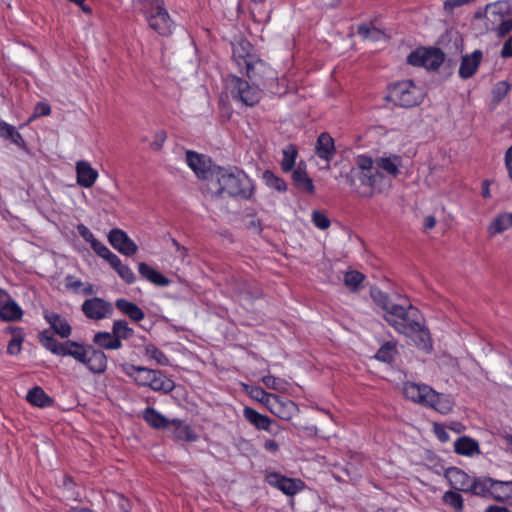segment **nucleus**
I'll use <instances>...</instances> for the list:
<instances>
[{
    "instance_id": "nucleus-43",
    "label": "nucleus",
    "mask_w": 512,
    "mask_h": 512,
    "mask_svg": "<svg viewBox=\"0 0 512 512\" xmlns=\"http://www.w3.org/2000/svg\"><path fill=\"white\" fill-rule=\"evenodd\" d=\"M370 295L373 301L383 310L385 314L392 311V308L396 307L398 303H393L389 296L376 287L370 289Z\"/></svg>"
},
{
    "instance_id": "nucleus-59",
    "label": "nucleus",
    "mask_w": 512,
    "mask_h": 512,
    "mask_svg": "<svg viewBox=\"0 0 512 512\" xmlns=\"http://www.w3.org/2000/svg\"><path fill=\"white\" fill-rule=\"evenodd\" d=\"M51 114V106L47 102H38L35 107L32 115L29 118V122L33 121L36 118L49 116Z\"/></svg>"
},
{
    "instance_id": "nucleus-28",
    "label": "nucleus",
    "mask_w": 512,
    "mask_h": 512,
    "mask_svg": "<svg viewBox=\"0 0 512 512\" xmlns=\"http://www.w3.org/2000/svg\"><path fill=\"white\" fill-rule=\"evenodd\" d=\"M295 187L302 193L313 194L315 187L312 179L307 175L305 169L299 165L292 173Z\"/></svg>"
},
{
    "instance_id": "nucleus-55",
    "label": "nucleus",
    "mask_w": 512,
    "mask_h": 512,
    "mask_svg": "<svg viewBox=\"0 0 512 512\" xmlns=\"http://www.w3.org/2000/svg\"><path fill=\"white\" fill-rule=\"evenodd\" d=\"M445 504L453 507L456 511H462L463 509V498L462 496L454 491H447L443 496Z\"/></svg>"
},
{
    "instance_id": "nucleus-62",
    "label": "nucleus",
    "mask_w": 512,
    "mask_h": 512,
    "mask_svg": "<svg viewBox=\"0 0 512 512\" xmlns=\"http://www.w3.org/2000/svg\"><path fill=\"white\" fill-rule=\"evenodd\" d=\"M94 252L103 259H107L108 256L112 253L106 245L102 242L98 241L96 238L90 243Z\"/></svg>"
},
{
    "instance_id": "nucleus-12",
    "label": "nucleus",
    "mask_w": 512,
    "mask_h": 512,
    "mask_svg": "<svg viewBox=\"0 0 512 512\" xmlns=\"http://www.w3.org/2000/svg\"><path fill=\"white\" fill-rule=\"evenodd\" d=\"M108 241L114 249L125 256H132L138 250V246L127 233L118 228L109 232Z\"/></svg>"
},
{
    "instance_id": "nucleus-4",
    "label": "nucleus",
    "mask_w": 512,
    "mask_h": 512,
    "mask_svg": "<svg viewBox=\"0 0 512 512\" xmlns=\"http://www.w3.org/2000/svg\"><path fill=\"white\" fill-rule=\"evenodd\" d=\"M423 87L412 80H403L389 86V99L397 106L411 108L422 103L425 97Z\"/></svg>"
},
{
    "instance_id": "nucleus-1",
    "label": "nucleus",
    "mask_w": 512,
    "mask_h": 512,
    "mask_svg": "<svg viewBox=\"0 0 512 512\" xmlns=\"http://www.w3.org/2000/svg\"><path fill=\"white\" fill-rule=\"evenodd\" d=\"M384 319L398 333L412 337L418 348L423 350L432 348L430 333L425 326L422 313L408 301L392 308L391 312L384 314Z\"/></svg>"
},
{
    "instance_id": "nucleus-41",
    "label": "nucleus",
    "mask_w": 512,
    "mask_h": 512,
    "mask_svg": "<svg viewBox=\"0 0 512 512\" xmlns=\"http://www.w3.org/2000/svg\"><path fill=\"white\" fill-rule=\"evenodd\" d=\"M39 341L43 347L49 350L51 353L61 356L64 349V342L57 341L52 335L49 334L48 330H45L39 334Z\"/></svg>"
},
{
    "instance_id": "nucleus-13",
    "label": "nucleus",
    "mask_w": 512,
    "mask_h": 512,
    "mask_svg": "<svg viewBox=\"0 0 512 512\" xmlns=\"http://www.w3.org/2000/svg\"><path fill=\"white\" fill-rule=\"evenodd\" d=\"M252 51L253 46L246 39H239L232 43V58L245 71L248 69V64L258 59L252 54Z\"/></svg>"
},
{
    "instance_id": "nucleus-2",
    "label": "nucleus",
    "mask_w": 512,
    "mask_h": 512,
    "mask_svg": "<svg viewBox=\"0 0 512 512\" xmlns=\"http://www.w3.org/2000/svg\"><path fill=\"white\" fill-rule=\"evenodd\" d=\"M382 178V174L374 166L373 159L367 155H358L354 166L346 176L353 191L363 198L373 195L376 185Z\"/></svg>"
},
{
    "instance_id": "nucleus-50",
    "label": "nucleus",
    "mask_w": 512,
    "mask_h": 512,
    "mask_svg": "<svg viewBox=\"0 0 512 512\" xmlns=\"http://www.w3.org/2000/svg\"><path fill=\"white\" fill-rule=\"evenodd\" d=\"M263 180L268 187L275 189L276 191L285 192L287 190L286 182L270 170H266L263 173Z\"/></svg>"
},
{
    "instance_id": "nucleus-51",
    "label": "nucleus",
    "mask_w": 512,
    "mask_h": 512,
    "mask_svg": "<svg viewBox=\"0 0 512 512\" xmlns=\"http://www.w3.org/2000/svg\"><path fill=\"white\" fill-rule=\"evenodd\" d=\"M357 33L363 38V40L379 41L385 38V34L382 31L365 24L358 27Z\"/></svg>"
},
{
    "instance_id": "nucleus-16",
    "label": "nucleus",
    "mask_w": 512,
    "mask_h": 512,
    "mask_svg": "<svg viewBox=\"0 0 512 512\" xmlns=\"http://www.w3.org/2000/svg\"><path fill=\"white\" fill-rule=\"evenodd\" d=\"M404 395L407 399L419 403L425 406L427 402L428 395H433L431 393V387L425 384H416L413 382H407L403 387Z\"/></svg>"
},
{
    "instance_id": "nucleus-34",
    "label": "nucleus",
    "mask_w": 512,
    "mask_h": 512,
    "mask_svg": "<svg viewBox=\"0 0 512 512\" xmlns=\"http://www.w3.org/2000/svg\"><path fill=\"white\" fill-rule=\"evenodd\" d=\"M267 408L279 418L289 420L292 417L295 404L290 400L283 402L276 395V399H273Z\"/></svg>"
},
{
    "instance_id": "nucleus-33",
    "label": "nucleus",
    "mask_w": 512,
    "mask_h": 512,
    "mask_svg": "<svg viewBox=\"0 0 512 512\" xmlns=\"http://www.w3.org/2000/svg\"><path fill=\"white\" fill-rule=\"evenodd\" d=\"M142 417L151 427L162 430H166L171 421L152 407L145 408Z\"/></svg>"
},
{
    "instance_id": "nucleus-64",
    "label": "nucleus",
    "mask_w": 512,
    "mask_h": 512,
    "mask_svg": "<svg viewBox=\"0 0 512 512\" xmlns=\"http://www.w3.org/2000/svg\"><path fill=\"white\" fill-rule=\"evenodd\" d=\"M167 139V133L164 130H159L155 136L153 141L150 144V147L154 151H159L162 149L165 141Z\"/></svg>"
},
{
    "instance_id": "nucleus-35",
    "label": "nucleus",
    "mask_w": 512,
    "mask_h": 512,
    "mask_svg": "<svg viewBox=\"0 0 512 512\" xmlns=\"http://www.w3.org/2000/svg\"><path fill=\"white\" fill-rule=\"evenodd\" d=\"M0 137L5 140H10L13 144L18 146L19 148L25 149L26 142L23 139L22 135L17 131V129L8 124L7 122L0 119Z\"/></svg>"
},
{
    "instance_id": "nucleus-37",
    "label": "nucleus",
    "mask_w": 512,
    "mask_h": 512,
    "mask_svg": "<svg viewBox=\"0 0 512 512\" xmlns=\"http://www.w3.org/2000/svg\"><path fill=\"white\" fill-rule=\"evenodd\" d=\"M23 311L12 297L8 299L0 310V319L6 322L18 321L22 318Z\"/></svg>"
},
{
    "instance_id": "nucleus-63",
    "label": "nucleus",
    "mask_w": 512,
    "mask_h": 512,
    "mask_svg": "<svg viewBox=\"0 0 512 512\" xmlns=\"http://www.w3.org/2000/svg\"><path fill=\"white\" fill-rule=\"evenodd\" d=\"M94 252L103 259H107L108 256L112 253L106 245L102 242L98 241L96 238L90 243Z\"/></svg>"
},
{
    "instance_id": "nucleus-54",
    "label": "nucleus",
    "mask_w": 512,
    "mask_h": 512,
    "mask_svg": "<svg viewBox=\"0 0 512 512\" xmlns=\"http://www.w3.org/2000/svg\"><path fill=\"white\" fill-rule=\"evenodd\" d=\"M262 382L268 389H272L278 392H285L289 385L286 380L275 377L273 375H266L262 377Z\"/></svg>"
},
{
    "instance_id": "nucleus-57",
    "label": "nucleus",
    "mask_w": 512,
    "mask_h": 512,
    "mask_svg": "<svg viewBox=\"0 0 512 512\" xmlns=\"http://www.w3.org/2000/svg\"><path fill=\"white\" fill-rule=\"evenodd\" d=\"M250 11L256 22L265 23L270 19L271 10L266 9L264 3L259 6H250Z\"/></svg>"
},
{
    "instance_id": "nucleus-23",
    "label": "nucleus",
    "mask_w": 512,
    "mask_h": 512,
    "mask_svg": "<svg viewBox=\"0 0 512 512\" xmlns=\"http://www.w3.org/2000/svg\"><path fill=\"white\" fill-rule=\"evenodd\" d=\"M373 161L374 166L378 171L381 169L392 177H396L399 174V168L402 165V158L394 154L377 157Z\"/></svg>"
},
{
    "instance_id": "nucleus-40",
    "label": "nucleus",
    "mask_w": 512,
    "mask_h": 512,
    "mask_svg": "<svg viewBox=\"0 0 512 512\" xmlns=\"http://www.w3.org/2000/svg\"><path fill=\"white\" fill-rule=\"evenodd\" d=\"M512 226V213H503L497 216L489 225L488 232L491 236L502 233Z\"/></svg>"
},
{
    "instance_id": "nucleus-21",
    "label": "nucleus",
    "mask_w": 512,
    "mask_h": 512,
    "mask_svg": "<svg viewBox=\"0 0 512 512\" xmlns=\"http://www.w3.org/2000/svg\"><path fill=\"white\" fill-rule=\"evenodd\" d=\"M315 151L318 157L329 163L336 152L334 139L326 132L321 133L317 139Z\"/></svg>"
},
{
    "instance_id": "nucleus-49",
    "label": "nucleus",
    "mask_w": 512,
    "mask_h": 512,
    "mask_svg": "<svg viewBox=\"0 0 512 512\" xmlns=\"http://www.w3.org/2000/svg\"><path fill=\"white\" fill-rule=\"evenodd\" d=\"M144 355L150 359H153L157 364L162 366L169 365L168 357L158 349L154 344H147L144 347Z\"/></svg>"
},
{
    "instance_id": "nucleus-38",
    "label": "nucleus",
    "mask_w": 512,
    "mask_h": 512,
    "mask_svg": "<svg viewBox=\"0 0 512 512\" xmlns=\"http://www.w3.org/2000/svg\"><path fill=\"white\" fill-rule=\"evenodd\" d=\"M492 498L512 505V482L496 481L492 489Z\"/></svg>"
},
{
    "instance_id": "nucleus-6",
    "label": "nucleus",
    "mask_w": 512,
    "mask_h": 512,
    "mask_svg": "<svg viewBox=\"0 0 512 512\" xmlns=\"http://www.w3.org/2000/svg\"><path fill=\"white\" fill-rule=\"evenodd\" d=\"M245 72L255 86L272 94L281 93L277 72L263 60L257 59L255 62H251Z\"/></svg>"
},
{
    "instance_id": "nucleus-32",
    "label": "nucleus",
    "mask_w": 512,
    "mask_h": 512,
    "mask_svg": "<svg viewBox=\"0 0 512 512\" xmlns=\"http://www.w3.org/2000/svg\"><path fill=\"white\" fill-rule=\"evenodd\" d=\"M138 271L143 278L157 286L165 287L170 284V280L167 277L146 263H140L138 265Z\"/></svg>"
},
{
    "instance_id": "nucleus-36",
    "label": "nucleus",
    "mask_w": 512,
    "mask_h": 512,
    "mask_svg": "<svg viewBox=\"0 0 512 512\" xmlns=\"http://www.w3.org/2000/svg\"><path fill=\"white\" fill-rule=\"evenodd\" d=\"M27 401L36 407H49L53 404V399L39 386L30 389L26 396Z\"/></svg>"
},
{
    "instance_id": "nucleus-17",
    "label": "nucleus",
    "mask_w": 512,
    "mask_h": 512,
    "mask_svg": "<svg viewBox=\"0 0 512 512\" xmlns=\"http://www.w3.org/2000/svg\"><path fill=\"white\" fill-rule=\"evenodd\" d=\"M482 58L483 53L481 50H475L471 54L464 55L459 68V76L462 79L472 77L476 73Z\"/></svg>"
},
{
    "instance_id": "nucleus-19",
    "label": "nucleus",
    "mask_w": 512,
    "mask_h": 512,
    "mask_svg": "<svg viewBox=\"0 0 512 512\" xmlns=\"http://www.w3.org/2000/svg\"><path fill=\"white\" fill-rule=\"evenodd\" d=\"M245 419L254 425L259 430L268 431L274 435L278 433V430H274L272 427L273 421L266 415L258 413L256 410L250 407H245L243 410Z\"/></svg>"
},
{
    "instance_id": "nucleus-61",
    "label": "nucleus",
    "mask_w": 512,
    "mask_h": 512,
    "mask_svg": "<svg viewBox=\"0 0 512 512\" xmlns=\"http://www.w3.org/2000/svg\"><path fill=\"white\" fill-rule=\"evenodd\" d=\"M94 252L103 259H107L108 256L112 253L106 245L102 242L98 241L96 238L90 243Z\"/></svg>"
},
{
    "instance_id": "nucleus-25",
    "label": "nucleus",
    "mask_w": 512,
    "mask_h": 512,
    "mask_svg": "<svg viewBox=\"0 0 512 512\" xmlns=\"http://www.w3.org/2000/svg\"><path fill=\"white\" fill-rule=\"evenodd\" d=\"M433 395H428L426 407L433 408L441 414L449 413L453 408V401L447 395L437 393L431 388Z\"/></svg>"
},
{
    "instance_id": "nucleus-29",
    "label": "nucleus",
    "mask_w": 512,
    "mask_h": 512,
    "mask_svg": "<svg viewBox=\"0 0 512 512\" xmlns=\"http://www.w3.org/2000/svg\"><path fill=\"white\" fill-rule=\"evenodd\" d=\"M92 341L101 349L118 350L122 348V342L117 339L113 330L111 332L100 331L95 333Z\"/></svg>"
},
{
    "instance_id": "nucleus-30",
    "label": "nucleus",
    "mask_w": 512,
    "mask_h": 512,
    "mask_svg": "<svg viewBox=\"0 0 512 512\" xmlns=\"http://www.w3.org/2000/svg\"><path fill=\"white\" fill-rule=\"evenodd\" d=\"M495 480L492 478L479 477L474 479L469 486L468 492L481 497H491Z\"/></svg>"
},
{
    "instance_id": "nucleus-9",
    "label": "nucleus",
    "mask_w": 512,
    "mask_h": 512,
    "mask_svg": "<svg viewBox=\"0 0 512 512\" xmlns=\"http://www.w3.org/2000/svg\"><path fill=\"white\" fill-rule=\"evenodd\" d=\"M149 26L162 36H169L172 33L173 21L171 20L164 4L145 17Z\"/></svg>"
},
{
    "instance_id": "nucleus-3",
    "label": "nucleus",
    "mask_w": 512,
    "mask_h": 512,
    "mask_svg": "<svg viewBox=\"0 0 512 512\" xmlns=\"http://www.w3.org/2000/svg\"><path fill=\"white\" fill-rule=\"evenodd\" d=\"M217 188L214 197L224 196L249 200L254 194V183L243 170L222 169L216 173Z\"/></svg>"
},
{
    "instance_id": "nucleus-48",
    "label": "nucleus",
    "mask_w": 512,
    "mask_h": 512,
    "mask_svg": "<svg viewBox=\"0 0 512 512\" xmlns=\"http://www.w3.org/2000/svg\"><path fill=\"white\" fill-rule=\"evenodd\" d=\"M397 353L396 343L386 342L377 351L375 358L385 363H390L394 360Z\"/></svg>"
},
{
    "instance_id": "nucleus-46",
    "label": "nucleus",
    "mask_w": 512,
    "mask_h": 512,
    "mask_svg": "<svg viewBox=\"0 0 512 512\" xmlns=\"http://www.w3.org/2000/svg\"><path fill=\"white\" fill-rule=\"evenodd\" d=\"M133 8L135 11L143 14L145 17L150 12L154 11L156 8H159L160 5H163V0H132Z\"/></svg>"
},
{
    "instance_id": "nucleus-56",
    "label": "nucleus",
    "mask_w": 512,
    "mask_h": 512,
    "mask_svg": "<svg viewBox=\"0 0 512 512\" xmlns=\"http://www.w3.org/2000/svg\"><path fill=\"white\" fill-rule=\"evenodd\" d=\"M510 90V84L506 81H499L495 84L492 90L493 101L499 103L504 99Z\"/></svg>"
},
{
    "instance_id": "nucleus-5",
    "label": "nucleus",
    "mask_w": 512,
    "mask_h": 512,
    "mask_svg": "<svg viewBox=\"0 0 512 512\" xmlns=\"http://www.w3.org/2000/svg\"><path fill=\"white\" fill-rule=\"evenodd\" d=\"M510 5L507 1L490 3L485 8L486 29L494 31L502 37L512 31V18Z\"/></svg>"
},
{
    "instance_id": "nucleus-8",
    "label": "nucleus",
    "mask_w": 512,
    "mask_h": 512,
    "mask_svg": "<svg viewBox=\"0 0 512 512\" xmlns=\"http://www.w3.org/2000/svg\"><path fill=\"white\" fill-rule=\"evenodd\" d=\"M445 60V54L438 48L421 47L411 52L407 62L413 66L425 67L429 70H437Z\"/></svg>"
},
{
    "instance_id": "nucleus-47",
    "label": "nucleus",
    "mask_w": 512,
    "mask_h": 512,
    "mask_svg": "<svg viewBox=\"0 0 512 512\" xmlns=\"http://www.w3.org/2000/svg\"><path fill=\"white\" fill-rule=\"evenodd\" d=\"M112 330L120 342H122V340H127L134 335V330L129 327L125 320H115L112 324Z\"/></svg>"
},
{
    "instance_id": "nucleus-22",
    "label": "nucleus",
    "mask_w": 512,
    "mask_h": 512,
    "mask_svg": "<svg viewBox=\"0 0 512 512\" xmlns=\"http://www.w3.org/2000/svg\"><path fill=\"white\" fill-rule=\"evenodd\" d=\"M45 320L50 324L53 331L61 338H68L71 335L72 328L68 321L60 314L45 311Z\"/></svg>"
},
{
    "instance_id": "nucleus-7",
    "label": "nucleus",
    "mask_w": 512,
    "mask_h": 512,
    "mask_svg": "<svg viewBox=\"0 0 512 512\" xmlns=\"http://www.w3.org/2000/svg\"><path fill=\"white\" fill-rule=\"evenodd\" d=\"M232 98L246 106H254L261 99V87L251 86L246 80L232 76L229 81Z\"/></svg>"
},
{
    "instance_id": "nucleus-18",
    "label": "nucleus",
    "mask_w": 512,
    "mask_h": 512,
    "mask_svg": "<svg viewBox=\"0 0 512 512\" xmlns=\"http://www.w3.org/2000/svg\"><path fill=\"white\" fill-rule=\"evenodd\" d=\"M77 183L84 188H90L98 178V172L85 160L76 163Z\"/></svg>"
},
{
    "instance_id": "nucleus-58",
    "label": "nucleus",
    "mask_w": 512,
    "mask_h": 512,
    "mask_svg": "<svg viewBox=\"0 0 512 512\" xmlns=\"http://www.w3.org/2000/svg\"><path fill=\"white\" fill-rule=\"evenodd\" d=\"M311 219H312L313 224L321 230H325V229L329 228V226L331 224L329 218L324 213H322L318 210H314L312 212Z\"/></svg>"
},
{
    "instance_id": "nucleus-52",
    "label": "nucleus",
    "mask_w": 512,
    "mask_h": 512,
    "mask_svg": "<svg viewBox=\"0 0 512 512\" xmlns=\"http://www.w3.org/2000/svg\"><path fill=\"white\" fill-rule=\"evenodd\" d=\"M297 149L294 145H289L283 150V159L281 162V167L284 172H289L295 165V160L297 157Z\"/></svg>"
},
{
    "instance_id": "nucleus-10",
    "label": "nucleus",
    "mask_w": 512,
    "mask_h": 512,
    "mask_svg": "<svg viewBox=\"0 0 512 512\" xmlns=\"http://www.w3.org/2000/svg\"><path fill=\"white\" fill-rule=\"evenodd\" d=\"M266 480L269 485L276 487L284 494L293 496L304 487V482L300 479L288 478L280 473L271 472L266 475Z\"/></svg>"
},
{
    "instance_id": "nucleus-11",
    "label": "nucleus",
    "mask_w": 512,
    "mask_h": 512,
    "mask_svg": "<svg viewBox=\"0 0 512 512\" xmlns=\"http://www.w3.org/2000/svg\"><path fill=\"white\" fill-rule=\"evenodd\" d=\"M81 309L83 314L92 320L104 319L113 311L111 303L99 297L85 300Z\"/></svg>"
},
{
    "instance_id": "nucleus-31",
    "label": "nucleus",
    "mask_w": 512,
    "mask_h": 512,
    "mask_svg": "<svg viewBox=\"0 0 512 512\" xmlns=\"http://www.w3.org/2000/svg\"><path fill=\"white\" fill-rule=\"evenodd\" d=\"M175 382L170 379L163 371L156 370L155 375L152 377V382L149 388L155 392L168 394L175 389Z\"/></svg>"
},
{
    "instance_id": "nucleus-39",
    "label": "nucleus",
    "mask_w": 512,
    "mask_h": 512,
    "mask_svg": "<svg viewBox=\"0 0 512 512\" xmlns=\"http://www.w3.org/2000/svg\"><path fill=\"white\" fill-rule=\"evenodd\" d=\"M454 450L457 454L465 456H472L480 452L477 441L467 436L460 437L455 441Z\"/></svg>"
},
{
    "instance_id": "nucleus-14",
    "label": "nucleus",
    "mask_w": 512,
    "mask_h": 512,
    "mask_svg": "<svg viewBox=\"0 0 512 512\" xmlns=\"http://www.w3.org/2000/svg\"><path fill=\"white\" fill-rule=\"evenodd\" d=\"M122 371L134 382L143 387H149L152 382V377L155 375L156 370L144 366H135L132 364L122 365Z\"/></svg>"
},
{
    "instance_id": "nucleus-20",
    "label": "nucleus",
    "mask_w": 512,
    "mask_h": 512,
    "mask_svg": "<svg viewBox=\"0 0 512 512\" xmlns=\"http://www.w3.org/2000/svg\"><path fill=\"white\" fill-rule=\"evenodd\" d=\"M445 478L455 490L468 492L471 480L470 477L461 469L457 467H450L446 469Z\"/></svg>"
},
{
    "instance_id": "nucleus-15",
    "label": "nucleus",
    "mask_w": 512,
    "mask_h": 512,
    "mask_svg": "<svg viewBox=\"0 0 512 512\" xmlns=\"http://www.w3.org/2000/svg\"><path fill=\"white\" fill-rule=\"evenodd\" d=\"M83 365L93 374H103L107 370V356L101 349L89 345V352Z\"/></svg>"
},
{
    "instance_id": "nucleus-44",
    "label": "nucleus",
    "mask_w": 512,
    "mask_h": 512,
    "mask_svg": "<svg viewBox=\"0 0 512 512\" xmlns=\"http://www.w3.org/2000/svg\"><path fill=\"white\" fill-rule=\"evenodd\" d=\"M246 391L252 399L264 404L266 407L270 405L273 399H276L275 394L268 393L263 388L258 386L247 387Z\"/></svg>"
},
{
    "instance_id": "nucleus-53",
    "label": "nucleus",
    "mask_w": 512,
    "mask_h": 512,
    "mask_svg": "<svg viewBox=\"0 0 512 512\" xmlns=\"http://www.w3.org/2000/svg\"><path fill=\"white\" fill-rule=\"evenodd\" d=\"M364 279L365 276L361 272L352 270L345 273L344 283L352 292H356Z\"/></svg>"
},
{
    "instance_id": "nucleus-27",
    "label": "nucleus",
    "mask_w": 512,
    "mask_h": 512,
    "mask_svg": "<svg viewBox=\"0 0 512 512\" xmlns=\"http://www.w3.org/2000/svg\"><path fill=\"white\" fill-rule=\"evenodd\" d=\"M115 306L134 322H140L145 318V313L138 305L124 298L117 299Z\"/></svg>"
},
{
    "instance_id": "nucleus-42",
    "label": "nucleus",
    "mask_w": 512,
    "mask_h": 512,
    "mask_svg": "<svg viewBox=\"0 0 512 512\" xmlns=\"http://www.w3.org/2000/svg\"><path fill=\"white\" fill-rule=\"evenodd\" d=\"M39 341L43 347L49 350L51 353L61 356L64 349V342L57 341L52 335L49 334L48 330H45L39 334Z\"/></svg>"
},
{
    "instance_id": "nucleus-60",
    "label": "nucleus",
    "mask_w": 512,
    "mask_h": 512,
    "mask_svg": "<svg viewBox=\"0 0 512 512\" xmlns=\"http://www.w3.org/2000/svg\"><path fill=\"white\" fill-rule=\"evenodd\" d=\"M116 272L118 273L119 277L127 284H132L136 281V276L134 272L123 263L118 267Z\"/></svg>"
},
{
    "instance_id": "nucleus-45",
    "label": "nucleus",
    "mask_w": 512,
    "mask_h": 512,
    "mask_svg": "<svg viewBox=\"0 0 512 512\" xmlns=\"http://www.w3.org/2000/svg\"><path fill=\"white\" fill-rule=\"evenodd\" d=\"M186 162L188 166L197 174L204 175L206 172L205 161L202 156L193 151L186 152Z\"/></svg>"
},
{
    "instance_id": "nucleus-26",
    "label": "nucleus",
    "mask_w": 512,
    "mask_h": 512,
    "mask_svg": "<svg viewBox=\"0 0 512 512\" xmlns=\"http://www.w3.org/2000/svg\"><path fill=\"white\" fill-rule=\"evenodd\" d=\"M88 352L89 345L85 346L82 343L67 340L64 342V349L61 356H70L78 363L84 364Z\"/></svg>"
},
{
    "instance_id": "nucleus-24",
    "label": "nucleus",
    "mask_w": 512,
    "mask_h": 512,
    "mask_svg": "<svg viewBox=\"0 0 512 512\" xmlns=\"http://www.w3.org/2000/svg\"><path fill=\"white\" fill-rule=\"evenodd\" d=\"M166 430L170 432L176 440L191 442L195 441L197 438L191 427L179 419H172Z\"/></svg>"
}]
</instances>
